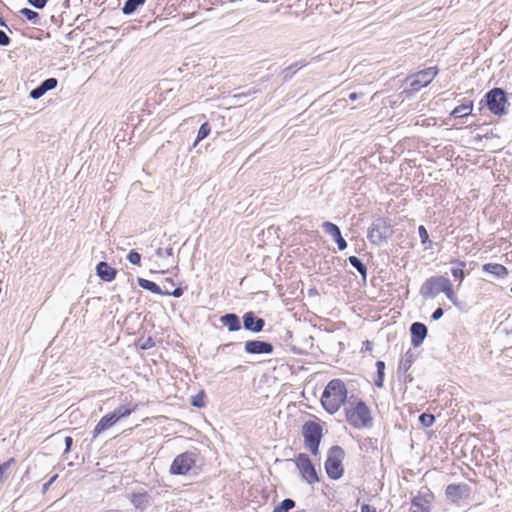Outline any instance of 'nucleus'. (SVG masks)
<instances>
[{"mask_svg": "<svg viewBox=\"0 0 512 512\" xmlns=\"http://www.w3.org/2000/svg\"><path fill=\"white\" fill-rule=\"evenodd\" d=\"M345 420L354 429H370L373 426V415L367 403L351 396L344 408Z\"/></svg>", "mask_w": 512, "mask_h": 512, "instance_id": "1", "label": "nucleus"}, {"mask_svg": "<svg viewBox=\"0 0 512 512\" xmlns=\"http://www.w3.org/2000/svg\"><path fill=\"white\" fill-rule=\"evenodd\" d=\"M348 389L343 380L335 378L330 380L324 388L321 395V405L323 409L331 414H336L346 403Z\"/></svg>", "mask_w": 512, "mask_h": 512, "instance_id": "2", "label": "nucleus"}, {"mask_svg": "<svg viewBox=\"0 0 512 512\" xmlns=\"http://www.w3.org/2000/svg\"><path fill=\"white\" fill-rule=\"evenodd\" d=\"M305 447L312 455L319 454V445L323 437V426L320 419L306 421L302 426Z\"/></svg>", "mask_w": 512, "mask_h": 512, "instance_id": "3", "label": "nucleus"}, {"mask_svg": "<svg viewBox=\"0 0 512 512\" xmlns=\"http://www.w3.org/2000/svg\"><path fill=\"white\" fill-rule=\"evenodd\" d=\"M423 295L434 297L444 293L448 299L454 300L455 293L450 280L444 276H433L426 280L423 285Z\"/></svg>", "mask_w": 512, "mask_h": 512, "instance_id": "4", "label": "nucleus"}, {"mask_svg": "<svg viewBox=\"0 0 512 512\" xmlns=\"http://www.w3.org/2000/svg\"><path fill=\"white\" fill-rule=\"evenodd\" d=\"M345 452L340 446H332L327 454L325 461V470L327 475L333 479L338 480L344 474L343 461Z\"/></svg>", "mask_w": 512, "mask_h": 512, "instance_id": "5", "label": "nucleus"}, {"mask_svg": "<svg viewBox=\"0 0 512 512\" xmlns=\"http://www.w3.org/2000/svg\"><path fill=\"white\" fill-rule=\"evenodd\" d=\"M198 454L186 451L177 455L172 461L169 473L171 475H188L196 466Z\"/></svg>", "mask_w": 512, "mask_h": 512, "instance_id": "6", "label": "nucleus"}, {"mask_svg": "<svg viewBox=\"0 0 512 512\" xmlns=\"http://www.w3.org/2000/svg\"><path fill=\"white\" fill-rule=\"evenodd\" d=\"M488 109L495 115L502 116L507 113L508 100L506 93L501 88H493L486 94Z\"/></svg>", "mask_w": 512, "mask_h": 512, "instance_id": "7", "label": "nucleus"}, {"mask_svg": "<svg viewBox=\"0 0 512 512\" xmlns=\"http://www.w3.org/2000/svg\"><path fill=\"white\" fill-rule=\"evenodd\" d=\"M438 72V68L433 66L409 75L407 81H409L410 92H417L421 88L428 86L437 76Z\"/></svg>", "mask_w": 512, "mask_h": 512, "instance_id": "8", "label": "nucleus"}, {"mask_svg": "<svg viewBox=\"0 0 512 512\" xmlns=\"http://www.w3.org/2000/svg\"><path fill=\"white\" fill-rule=\"evenodd\" d=\"M295 465L300 472L301 477L309 484H315L319 482L317 471L310 460L309 456L304 453H300L295 458Z\"/></svg>", "mask_w": 512, "mask_h": 512, "instance_id": "9", "label": "nucleus"}, {"mask_svg": "<svg viewBox=\"0 0 512 512\" xmlns=\"http://www.w3.org/2000/svg\"><path fill=\"white\" fill-rule=\"evenodd\" d=\"M434 498L433 492L428 487H423L411 500L412 506L417 508L413 512H430Z\"/></svg>", "mask_w": 512, "mask_h": 512, "instance_id": "10", "label": "nucleus"}, {"mask_svg": "<svg viewBox=\"0 0 512 512\" xmlns=\"http://www.w3.org/2000/svg\"><path fill=\"white\" fill-rule=\"evenodd\" d=\"M137 282L141 288L146 289L154 294L166 295V296L172 295L174 297H181L184 293V290L181 287H177L173 291H171V290L167 289L166 285H164V289H162L155 282L144 279V278H138Z\"/></svg>", "mask_w": 512, "mask_h": 512, "instance_id": "11", "label": "nucleus"}, {"mask_svg": "<svg viewBox=\"0 0 512 512\" xmlns=\"http://www.w3.org/2000/svg\"><path fill=\"white\" fill-rule=\"evenodd\" d=\"M245 351L249 354H270L273 352V346L268 342L250 340L245 343Z\"/></svg>", "mask_w": 512, "mask_h": 512, "instance_id": "12", "label": "nucleus"}, {"mask_svg": "<svg viewBox=\"0 0 512 512\" xmlns=\"http://www.w3.org/2000/svg\"><path fill=\"white\" fill-rule=\"evenodd\" d=\"M411 342L414 347H418L427 335V327L420 322H415L410 327Z\"/></svg>", "mask_w": 512, "mask_h": 512, "instance_id": "13", "label": "nucleus"}, {"mask_svg": "<svg viewBox=\"0 0 512 512\" xmlns=\"http://www.w3.org/2000/svg\"><path fill=\"white\" fill-rule=\"evenodd\" d=\"M119 421L117 417L111 413L103 416L93 430V437H98L101 433L112 427L116 422Z\"/></svg>", "mask_w": 512, "mask_h": 512, "instance_id": "14", "label": "nucleus"}, {"mask_svg": "<svg viewBox=\"0 0 512 512\" xmlns=\"http://www.w3.org/2000/svg\"><path fill=\"white\" fill-rule=\"evenodd\" d=\"M96 273L105 282H111L117 276V270L104 261L97 264Z\"/></svg>", "mask_w": 512, "mask_h": 512, "instance_id": "15", "label": "nucleus"}, {"mask_svg": "<svg viewBox=\"0 0 512 512\" xmlns=\"http://www.w3.org/2000/svg\"><path fill=\"white\" fill-rule=\"evenodd\" d=\"M57 84L58 81L56 78H48L43 81L40 86L30 92V97L33 99H38L42 97L47 91L56 88Z\"/></svg>", "mask_w": 512, "mask_h": 512, "instance_id": "16", "label": "nucleus"}, {"mask_svg": "<svg viewBox=\"0 0 512 512\" xmlns=\"http://www.w3.org/2000/svg\"><path fill=\"white\" fill-rule=\"evenodd\" d=\"M244 327L253 332H260L264 327V320L256 318L253 313H246L243 317Z\"/></svg>", "mask_w": 512, "mask_h": 512, "instance_id": "17", "label": "nucleus"}, {"mask_svg": "<svg viewBox=\"0 0 512 512\" xmlns=\"http://www.w3.org/2000/svg\"><path fill=\"white\" fill-rule=\"evenodd\" d=\"M466 267V263L463 261L455 260L452 262L451 274L455 281H458L459 284L463 281L465 277L464 269Z\"/></svg>", "mask_w": 512, "mask_h": 512, "instance_id": "18", "label": "nucleus"}, {"mask_svg": "<svg viewBox=\"0 0 512 512\" xmlns=\"http://www.w3.org/2000/svg\"><path fill=\"white\" fill-rule=\"evenodd\" d=\"M483 269L499 278L505 277L508 274L506 267L498 263L485 264Z\"/></svg>", "mask_w": 512, "mask_h": 512, "instance_id": "19", "label": "nucleus"}, {"mask_svg": "<svg viewBox=\"0 0 512 512\" xmlns=\"http://www.w3.org/2000/svg\"><path fill=\"white\" fill-rule=\"evenodd\" d=\"M221 321L230 331H237L240 329V321L235 314H226L221 318Z\"/></svg>", "mask_w": 512, "mask_h": 512, "instance_id": "20", "label": "nucleus"}, {"mask_svg": "<svg viewBox=\"0 0 512 512\" xmlns=\"http://www.w3.org/2000/svg\"><path fill=\"white\" fill-rule=\"evenodd\" d=\"M138 408V404H132L127 406H121L114 410L112 414H114L118 420L124 417H128Z\"/></svg>", "mask_w": 512, "mask_h": 512, "instance_id": "21", "label": "nucleus"}, {"mask_svg": "<svg viewBox=\"0 0 512 512\" xmlns=\"http://www.w3.org/2000/svg\"><path fill=\"white\" fill-rule=\"evenodd\" d=\"M471 112H472V104L467 103V104H462V105L455 107L452 110L451 115H453L456 118H461V117L468 116Z\"/></svg>", "mask_w": 512, "mask_h": 512, "instance_id": "22", "label": "nucleus"}, {"mask_svg": "<svg viewBox=\"0 0 512 512\" xmlns=\"http://www.w3.org/2000/svg\"><path fill=\"white\" fill-rule=\"evenodd\" d=\"M462 487L456 484H450L446 488V495L453 501H457L462 495Z\"/></svg>", "mask_w": 512, "mask_h": 512, "instance_id": "23", "label": "nucleus"}, {"mask_svg": "<svg viewBox=\"0 0 512 512\" xmlns=\"http://www.w3.org/2000/svg\"><path fill=\"white\" fill-rule=\"evenodd\" d=\"M145 0H127L122 8V11L126 15L132 14L138 6L144 4Z\"/></svg>", "mask_w": 512, "mask_h": 512, "instance_id": "24", "label": "nucleus"}, {"mask_svg": "<svg viewBox=\"0 0 512 512\" xmlns=\"http://www.w3.org/2000/svg\"><path fill=\"white\" fill-rule=\"evenodd\" d=\"M350 264L357 269V271L362 275V277L365 279L367 275V268L366 266L360 261L359 258L356 256H350L348 258Z\"/></svg>", "mask_w": 512, "mask_h": 512, "instance_id": "25", "label": "nucleus"}, {"mask_svg": "<svg viewBox=\"0 0 512 512\" xmlns=\"http://www.w3.org/2000/svg\"><path fill=\"white\" fill-rule=\"evenodd\" d=\"M376 367H377V378L375 379L374 383L377 387L381 388L383 386V382H384L385 363L383 361H377Z\"/></svg>", "mask_w": 512, "mask_h": 512, "instance_id": "26", "label": "nucleus"}, {"mask_svg": "<svg viewBox=\"0 0 512 512\" xmlns=\"http://www.w3.org/2000/svg\"><path fill=\"white\" fill-rule=\"evenodd\" d=\"M294 507L295 502L292 499H285L280 503V505L276 506L272 512H289V510Z\"/></svg>", "mask_w": 512, "mask_h": 512, "instance_id": "27", "label": "nucleus"}, {"mask_svg": "<svg viewBox=\"0 0 512 512\" xmlns=\"http://www.w3.org/2000/svg\"><path fill=\"white\" fill-rule=\"evenodd\" d=\"M210 131H211V127H210L209 123L208 122L203 123L198 130L196 143L203 140L204 138H206L210 134Z\"/></svg>", "mask_w": 512, "mask_h": 512, "instance_id": "28", "label": "nucleus"}, {"mask_svg": "<svg viewBox=\"0 0 512 512\" xmlns=\"http://www.w3.org/2000/svg\"><path fill=\"white\" fill-rule=\"evenodd\" d=\"M191 404L195 407L202 408L205 406V393L200 391L197 395L191 399Z\"/></svg>", "mask_w": 512, "mask_h": 512, "instance_id": "29", "label": "nucleus"}, {"mask_svg": "<svg viewBox=\"0 0 512 512\" xmlns=\"http://www.w3.org/2000/svg\"><path fill=\"white\" fill-rule=\"evenodd\" d=\"M419 421L424 427H430L435 421V417L432 414L422 413L419 416Z\"/></svg>", "mask_w": 512, "mask_h": 512, "instance_id": "30", "label": "nucleus"}, {"mask_svg": "<svg viewBox=\"0 0 512 512\" xmlns=\"http://www.w3.org/2000/svg\"><path fill=\"white\" fill-rule=\"evenodd\" d=\"M14 463H15V459L14 458H10L6 462L0 464V482H3L5 480V478H6L5 474H6L7 470Z\"/></svg>", "mask_w": 512, "mask_h": 512, "instance_id": "31", "label": "nucleus"}, {"mask_svg": "<svg viewBox=\"0 0 512 512\" xmlns=\"http://www.w3.org/2000/svg\"><path fill=\"white\" fill-rule=\"evenodd\" d=\"M323 228H324L325 232L330 234L332 237H334L335 235H338V233L340 231V229L337 225H335L332 222H328V221L324 222Z\"/></svg>", "mask_w": 512, "mask_h": 512, "instance_id": "32", "label": "nucleus"}, {"mask_svg": "<svg viewBox=\"0 0 512 512\" xmlns=\"http://www.w3.org/2000/svg\"><path fill=\"white\" fill-rule=\"evenodd\" d=\"M20 13L26 17L27 20L29 21H32V22H36V20L38 19L39 15L37 12L29 9V8H23L20 10Z\"/></svg>", "mask_w": 512, "mask_h": 512, "instance_id": "33", "label": "nucleus"}, {"mask_svg": "<svg viewBox=\"0 0 512 512\" xmlns=\"http://www.w3.org/2000/svg\"><path fill=\"white\" fill-rule=\"evenodd\" d=\"M127 259L130 263L139 265L141 262V255L137 251L131 250L127 255Z\"/></svg>", "mask_w": 512, "mask_h": 512, "instance_id": "34", "label": "nucleus"}, {"mask_svg": "<svg viewBox=\"0 0 512 512\" xmlns=\"http://www.w3.org/2000/svg\"><path fill=\"white\" fill-rule=\"evenodd\" d=\"M418 233L422 244H426L427 242H429V234L427 232V229L423 225H420L418 227Z\"/></svg>", "mask_w": 512, "mask_h": 512, "instance_id": "35", "label": "nucleus"}, {"mask_svg": "<svg viewBox=\"0 0 512 512\" xmlns=\"http://www.w3.org/2000/svg\"><path fill=\"white\" fill-rule=\"evenodd\" d=\"M48 0H28V2L35 8L42 9L46 5Z\"/></svg>", "mask_w": 512, "mask_h": 512, "instance_id": "36", "label": "nucleus"}, {"mask_svg": "<svg viewBox=\"0 0 512 512\" xmlns=\"http://www.w3.org/2000/svg\"><path fill=\"white\" fill-rule=\"evenodd\" d=\"M10 43V38L4 31L0 30V45L7 46Z\"/></svg>", "mask_w": 512, "mask_h": 512, "instance_id": "37", "label": "nucleus"}, {"mask_svg": "<svg viewBox=\"0 0 512 512\" xmlns=\"http://www.w3.org/2000/svg\"><path fill=\"white\" fill-rule=\"evenodd\" d=\"M154 345H155L154 340L151 337H149L146 339V341L140 347H141V349L146 350V349L152 348Z\"/></svg>", "mask_w": 512, "mask_h": 512, "instance_id": "38", "label": "nucleus"}, {"mask_svg": "<svg viewBox=\"0 0 512 512\" xmlns=\"http://www.w3.org/2000/svg\"><path fill=\"white\" fill-rule=\"evenodd\" d=\"M164 285H166V286H167V289H168V290H170V289H169V287H174V286H175V282H174V280H173L172 278L167 277V278H165V279L162 281V287H163V288H164Z\"/></svg>", "mask_w": 512, "mask_h": 512, "instance_id": "39", "label": "nucleus"}, {"mask_svg": "<svg viewBox=\"0 0 512 512\" xmlns=\"http://www.w3.org/2000/svg\"><path fill=\"white\" fill-rule=\"evenodd\" d=\"M378 232V228L373 226L368 231V238L374 242L375 233Z\"/></svg>", "mask_w": 512, "mask_h": 512, "instance_id": "40", "label": "nucleus"}, {"mask_svg": "<svg viewBox=\"0 0 512 512\" xmlns=\"http://www.w3.org/2000/svg\"><path fill=\"white\" fill-rule=\"evenodd\" d=\"M443 315V310L442 308H437L433 314H432V318L433 320H438L439 318H441Z\"/></svg>", "mask_w": 512, "mask_h": 512, "instance_id": "41", "label": "nucleus"}, {"mask_svg": "<svg viewBox=\"0 0 512 512\" xmlns=\"http://www.w3.org/2000/svg\"><path fill=\"white\" fill-rule=\"evenodd\" d=\"M361 512H377L376 509L369 504H363L361 506Z\"/></svg>", "mask_w": 512, "mask_h": 512, "instance_id": "42", "label": "nucleus"}, {"mask_svg": "<svg viewBox=\"0 0 512 512\" xmlns=\"http://www.w3.org/2000/svg\"><path fill=\"white\" fill-rule=\"evenodd\" d=\"M336 243L338 245L339 250H344L347 247V242L345 241L344 238H340V240H338Z\"/></svg>", "mask_w": 512, "mask_h": 512, "instance_id": "43", "label": "nucleus"}, {"mask_svg": "<svg viewBox=\"0 0 512 512\" xmlns=\"http://www.w3.org/2000/svg\"><path fill=\"white\" fill-rule=\"evenodd\" d=\"M363 347L366 351H372L373 349V343L369 340H366L363 342Z\"/></svg>", "mask_w": 512, "mask_h": 512, "instance_id": "44", "label": "nucleus"}, {"mask_svg": "<svg viewBox=\"0 0 512 512\" xmlns=\"http://www.w3.org/2000/svg\"><path fill=\"white\" fill-rule=\"evenodd\" d=\"M72 443H73V439L70 436H67L65 438L66 451L70 450Z\"/></svg>", "mask_w": 512, "mask_h": 512, "instance_id": "45", "label": "nucleus"}, {"mask_svg": "<svg viewBox=\"0 0 512 512\" xmlns=\"http://www.w3.org/2000/svg\"><path fill=\"white\" fill-rule=\"evenodd\" d=\"M359 97V94L357 92H352L349 94V99L352 100V101H355L357 100Z\"/></svg>", "mask_w": 512, "mask_h": 512, "instance_id": "46", "label": "nucleus"}, {"mask_svg": "<svg viewBox=\"0 0 512 512\" xmlns=\"http://www.w3.org/2000/svg\"><path fill=\"white\" fill-rule=\"evenodd\" d=\"M333 238L337 242L338 240H340V238H343V237L341 235V232L339 231L338 235H335Z\"/></svg>", "mask_w": 512, "mask_h": 512, "instance_id": "47", "label": "nucleus"}, {"mask_svg": "<svg viewBox=\"0 0 512 512\" xmlns=\"http://www.w3.org/2000/svg\"><path fill=\"white\" fill-rule=\"evenodd\" d=\"M0 25L5 26V23L2 18H0Z\"/></svg>", "mask_w": 512, "mask_h": 512, "instance_id": "48", "label": "nucleus"}, {"mask_svg": "<svg viewBox=\"0 0 512 512\" xmlns=\"http://www.w3.org/2000/svg\"><path fill=\"white\" fill-rule=\"evenodd\" d=\"M511 292H512V287H511Z\"/></svg>", "mask_w": 512, "mask_h": 512, "instance_id": "49", "label": "nucleus"}]
</instances>
